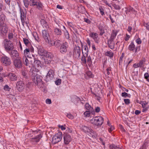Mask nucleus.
I'll list each match as a JSON object with an SVG mask.
<instances>
[{
    "instance_id": "23",
    "label": "nucleus",
    "mask_w": 149,
    "mask_h": 149,
    "mask_svg": "<svg viewBox=\"0 0 149 149\" xmlns=\"http://www.w3.org/2000/svg\"><path fill=\"white\" fill-rule=\"evenodd\" d=\"M88 46L86 45H85L84 46V49L82 50V52L83 55L85 56H88Z\"/></svg>"
},
{
    "instance_id": "46",
    "label": "nucleus",
    "mask_w": 149,
    "mask_h": 149,
    "mask_svg": "<svg viewBox=\"0 0 149 149\" xmlns=\"http://www.w3.org/2000/svg\"><path fill=\"white\" fill-rule=\"evenodd\" d=\"M24 5L26 8H28L29 5V2L28 0H23Z\"/></svg>"
},
{
    "instance_id": "45",
    "label": "nucleus",
    "mask_w": 149,
    "mask_h": 149,
    "mask_svg": "<svg viewBox=\"0 0 149 149\" xmlns=\"http://www.w3.org/2000/svg\"><path fill=\"white\" fill-rule=\"evenodd\" d=\"M93 112V111H86L84 113V116L86 117H89L91 113Z\"/></svg>"
},
{
    "instance_id": "32",
    "label": "nucleus",
    "mask_w": 149,
    "mask_h": 149,
    "mask_svg": "<svg viewBox=\"0 0 149 149\" xmlns=\"http://www.w3.org/2000/svg\"><path fill=\"white\" fill-rule=\"evenodd\" d=\"M85 108L88 111H93V108L91 107L88 103H86V104L85 105Z\"/></svg>"
},
{
    "instance_id": "60",
    "label": "nucleus",
    "mask_w": 149,
    "mask_h": 149,
    "mask_svg": "<svg viewBox=\"0 0 149 149\" xmlns=\"http://www.w3.org/2000/svg\"><path fill=\"white\" fill-rule=\"evenodd\" d=\"M143 25L146 28V29L147 30L149 29V25L148 23H144L143 24Z\"/></svg>"
},
{
    "instance_id": "64",
    "label": "nucleus",
    "mask_w": 149,
    "mask_h": 149,
    "mask_svg": "<svg viewBox=\"0 0 149 149\" xmlns=\"http://www.w3.org/2000/svg\"><path fill=\"white\" fill-rule=\"evenodd\" d=\"M58 127L61 128L62 130H65V127L64 126L59 125Z\"/></svg>"
},
{
    "instance_id": "29",
    "label": "nucleus",
    "mask_w": 149,
    "mask_h": 149,
    "mask_svg": "<svg viewBox=\"0 0 149 149\" xmlns=\"http://www.w3.org/2000/svg\"><path fill=\"white\" fill-rule=\"evenodd\" d=\"M27 57L29 60L30 66H32L33 65L34 61H35L34 58L33 57H29V56H28Z\"/></svg>"
},
{
    "instance_id": "61",
    "label": "nucleus",
    "mask_w": 149,
    "mask_h": 149,
    "mask_svg": "<svg viewBox=\"0 0 149 149\" xmlns=\"http://www.w3.org/2000/svg\"><path fill=\"white\" fill-rule=\"evenodd\" d=\"M94 41L97 43H98L100 42V38H93Z\"/></svg>"
},
{
    "instance_id": "41",
    "label": "nucleus",
    "mask_w": 149,
    "mask_h": 149,
    "mask_svg": "<svg viewBox=\"0 0 149 149\" xmlns=\"http://www.w3.org/2000/svg\"><path fill=\"white\" fill-rule=\"evenodd\" d=\"M55 34L57 35H60L61 34L62 32L60 29L58 28H56L54 29Z\"/></svg>"
},
{
    "instance_id": "56",
    "label": "nucleus",
    "mask_w": 149,
    "mask_h": 149,
    "mask_svg": "<svg viewBox=\"0 0 149 149\" xmlns=\"http://www.w3.org/2000/svg\"><path fill=\"white\" fill-rule=\"evenodd\" d=\"M100 111V108L99 107H95V111L96 113H99Z\"/></svg>"
},
{
    "instance_id": "13",
    "label": "nucleus",
    "mask_w": 149,
    "mask_h": 149,
    "mask_svg": "<svg viewBox=\"0 0 149 149\" xmlns=\"http://www.w3.org/2000/svg\"><path fill=\"white\" fill-rule=\"evenodd\" d=\"M65 144H68L72 141V138L70 135L67 133H64L63 134Z\"/></svg>"
},
{
    "instance_id": "34",
    "label": "nucleus",
    "mask_w": 149,
    "mask_h": 149,
    "mask_svg": "<svg viewBox=\"0 0 149 149\" xmlns=\"http://www.w3.org/2000/svg\"><path fill=\"white\" fill-rule=\"evenodd\" d=\"M105 55L111 58H112L114 55V53L110 51H107L105 53Z\"/></svg>"
},
{
    "instance_id": "16",
    "label": "nucleus",
    "mask_w": 149,
    "mask_h": 149,
    "mask_svg": "<svg viewBox=\"0 0 149 149\" xmlns=\"http://www.w3.org/2000/svg\"><path fill=\"white\" fill-rule=\"evenodd\" d=\"M8 76L11 81H15L17 80V76L15 73H9L8 74Z\"/></svg>"
},
{
    "instance_id": "58",
    "label": "nucleus",
    "mask_w": 149,
    "mask_h": 149,
    "mask_svg": "<svg viewBox=\"0 0 149 149\" xmlns=\"http://www.w3.org/2000/svg\"><path fill=\"white\" fill-rule=\"evenodd\" d=\"M136 42L138 44H141L142 41L140 39V38H138L136 40Z\"/></svg>"
},
{
    "instance_id": "30",
    "label": "nucleus",
    "mask_w": 149,
    "mask_h": 149,
    "mask_svg": "<svg viewBox=\"0 0 149 149\" xmlns=\"http://www.w3.org/2000/svg\"><path fill=\"white\" fill-rule=\"evenodd\" d=\"M42 34L43 37H48L50 36L48 31L45 29L42 31Z\"/></svg>"
},
{
    "instance_id": "8",
    "label": "nucleus",
    "mask_w": 149,
    "mask_h": 149,
    "mask_svg": "<svg viewBox=\"0 0 149 149\" xmlns=\"http://www.w3.org/2000/svg\"><path fill=\"white\" fill-rule=\"evenodd\" d=\"M25 84L22 81L20 80L16 84V88L17 90L20 92L22 91L24 88Z\"/></svg>"
},
{
    "instance_id": "35",
    "label": "nucleus",
    "mask_w": 149,
    "mask_h": 149,
    "mask_svg": "<svg viewBox=\"0 0 149 149\" xmlns=\"http://www.w3.org/2000/svg\"><path fill=\"white\" fill-rule=\"evenodd\" d=\"M149 145V143L147 141H145L143 145L139 149H146Z\"/></svg>"
},
{
    "instance_id": "14",
    "label": "nucleus",
    "mask_w": 149,
    "mask_h": 149,
    "mask_svg": "<svg viewBox=\"0 0 149 149\" xmlns=\"http://www.w3.org/2000/svg\"><path fill=\"white\" fill-rule=\"evenodd\" d=\"M20 12L21 19L23 25H24V24H25L27 25V22L25 21L26 19V14L23 12V10L22 9H20Z\"/></svg>"
},
{
    "instance_id": "25",
    "label": "nucleus",
    "mask_w": 149,
    "mask_h": 149,
    "mask_svg": "<svg viewBox=\"0 0 149 149\" xmlns=\"http://www.w3.org/2000/svg\"><path fill=\"white\" fill-rule=\"evenodd\" d=\"M72 101L75 104L78 103L79 101H80V99L77 96L73 97L71 99Z\"/></svg>"
},
{
    "instance_id": "31",
    "label": "nucleus",
    "mask_w": 149,
    "mask_h": 149,
    "mask_svg": "<svg viewBox=\"0 0 149 149\" xmlns=\"http://www.w3.org/2000/svg\"><path fill=\"white\" fill-rule=\"evenodd\" d=\"M89 133L93 138H95L97 137V134L96 132L93 130L92 129L90 130Z\"/></svg>"
},
{
    "instance_id": "3",
    "label": "nucleus",
    "mask_w": 149,
    "mask_h": 149,
    "mask_svg": "<svg viewBox=\"0 0 149 149\" xmlns=\"http://www.w3.org/2000/svg\"><path fill=\"white\" fill-rule=\"evenodd\" d=\"M29 5L31 6H36L37 8L39 10H42L43 6L40 1L37 0H30L29 2Z\"/></svg>"
},
{
    "instance_id": "40",
    "label": "nucleus",
    "mask_w": 149,
    "mask_h": 149,
    "mask_svg": "<svg viewBox=\"0 0 149 149\" xmlns=\"http://www.w3.org/2000/svg\"><path fill=\"white\" fill-rule=\"evenodd\" d=\"M118 31L117 30H113L112 33L111 34V37H115L116 36V35L118 33Z\"/></svg>"
},
{
    "instance_id": "63",
    "label": "nucleus",
    "mask_w": 149,
    "mask_h": 149,
    "mask_svg": "<svg viewBox=\"0 0 149 149\" xmlns=\"http://www.w3.org/2000/svg\"><path fill=\"white\" fill-rule=\"evenodd\" d=\"M39 77H38V76L36 77V81L38 83V82H40L42 80L41 79L39 78Z\"/></svg>"
},
{
    "instance_id": "28",
    "label": "nucleus",
    "mask_w": 149,
    "mask_h": 149,
    "mask_svg": "<svg viewBox=\"0 0 149 149\" xmlns=\"http://www.w3.org/2000/svg\"><path fill=\"white\" fill-rule=\"evenodd\" d=\"M110 149H122L121 147L118 145H115L114 144H112L109 146Z\"/></svg>"
},
{
    "instance_id": "49",
    "label": "nucleus",
    "mask_w": 149,
    "mask_h": 149,
    "mask_svg": "<svg viewBox=\"0 0 149 149\" xmlns=\"http://www.w3.org/2000/svg\"><path fill=\"white\" fill-rule=\"evenodd\" d=\"M144 76L145 78L149 82V74L147 72L145 73L144 74Z\"/></svg>"
},
{
    "instance_id": "7",
    "label": "nucleus",
    "mask_w": 149,
    "mask_h": 149,
    "mask_svg": "<svg viewBox=\"0 0 149 149\" xmlns=\"http://www.w3.org/2000/svg\"><path fill=\"white\" fill-rule=\"evenodd\" d=\"M69 47L68 44L66 42L62 43L60 48V52L62 54H65L67 51Z\"/></svg>"
},
{
    "instance_id": "52",
    "label": "nucleus",
    "mask_w": 149,
    "mask_h": 149,
    "mask_svg": "<svg viewBox=\"0 0 149 149\" xmlns=\"http://www.w3.org/2000/svg\"><path fill=\"white\" fill-rule=\"evenodd\" d=\"M99 10L100 11V13L102 15H104V10L102 7L101 6L99 7Z\"/></svg>"
},
{
    "instance_id": "54",
    "label": "nucleus",
    "mask_w": 149,
    "mask_h": 149,
    "mask_svg": "<svg viewBox=\"0 0 149 149\" xmlns=\"http://www.w3.org/2000/svg\"><path fill=\"white\" fill-rule=\"evenodd\" d=\"M124 101L125 104H129L130 103V99H124Z\"/></svg>"
},
{
    "instance_id": "44",
    "label": "nucleus",
    "mask_w": 149,
    "mask_h": 149,
    "mask_svg": "<svg viewBox=\"0 0 149 149\" xmlns=\"http://www.w3.org/2000/svg\"><path fill=\"white\" fill-rule=\"evenodd\" d=\"M121 95L123 97H130V94L127 93L125 92L122 93Z\"/></svg>"
},
{
    "instance_id": "12",
    "label": "nucleus",
    "mask_w": 149,
    "mask_h": 149,
    "mask_svg": "<svg viewBox=\"0 0 149 149\" xmlns=\"http://www.w3.org/2000/svg\"><path fill=\"white\" fill-rule=\"evenodd\" d=\"M0 30V35L2 37H5L6 36L8 32V28L5 24L3 25L1 28Z\"/></svg>"
},
{
    "instance_id": "21",
    "label": "nucleus",
    "mask_w": 149,
    "mask_h": 149,
    "mask_svg": "<svg viewBox=\"0 0 149 149\" xmlns=\"http://www.w3.org/2000/svg\"><path fill=\"white\" fill-rule=\"evenodd\" d=\"M38 52L39 55L44 56L47 52L42 47H39L38 48Z\"/></svg>"
},
{
    "instance_id": "19",
    "label": "nucleus",
    "mask_w": 149,
    "mask_h": 149,
    "mask_svg": "<svg viewBox=\"0 0 149 149\" xmlns=\"http://www.w3.org/2000/svg\"><path fill=\"white\" fill-rule=\"evenodd\" d=\"M42 137L41 134H40L36 136V137L31 138L30 141L32 142H35L37 143L40 141Z\"/></svg>"
},
{
    "instance_id": "4",
    "label": "nucleus",
    "mask_w": 149,
    "mask_h": 149,
    "mask_svg": "<svg viewBox=\"0 0 149 149\" xmlns=\"http://www.w3.org/2000/svg\"><path fill=\"white\" fill-rule=\"evenodd\" d=\"M4 47L5 49L7 51L12 50L14 48L13 45L9 40L5 39L4 41Z\"/></svg>"
},
{
    "instance_id": "53",
    "label": "nucleus",
    "mask_w": 149,
    "mask_h": 149,
    "mask_svg": "<svg viewBox=\"0 0 149 149\" xmlns=\"http://www.w3.org/2000/svg\"><path fill=\"white\" fill-rule=\"evenodd\" d=\"M4 89L6 91H9L10 89V88L9 87L8 85H6L4 87Z\"/></svg>"
},
{
    "instance_id": "62",
    "label": "nucleus",
    "mask_w": 149,
    "mask_h": 149,
    "mask_svg": "<svg viewBox=\"0 0 149 149\" xmlns=\"http://www.w3.org/2000/svg\"><path fill=\"white\" fill-rule=\"evenodd\" d=\"M86 74L89 77H92V73L91 72L88 71L86 72Z\"/></svg>"
},
{
    "instance_id": "50",
    "label": "nucleus",
    "mask_w": 149,
    "mask_h": 149,
    "mask_svg": "<svg viewBox=\"0 0 149 149\" xmlns=\"http://www.w3.org/2000/svg\"><path fill=\"white\" fill-rule=\"evenodd\" d=\"M90 36L91 37H97V34L96 33H91L90 34Z\"/></svg>"
},
{
    "instance_id": "27",
    "label": "nucleus",
    "mask_w": 149,
    "mask_h": 149,
    "mask_svg": "<svg viewBox=\"0 0 149 149\" xmlns=\"http://www.w3.org/2000/svg\"><path fill=\"white\" fill-rule=\"evenodd\" d=\"M146 61V60L145 58H144L142 60H140L138 63L139 67L143 68L144 66L145 62Z\"/></svg>"
},
{
    "instance_id": "47",
    "label": "nucleus",
    "mask_w": 149,
    "mask_h": 149,
    "mask_svg": "<svg viewBox=\"0 0 149 149\" xmlns=\"http://www.w3.org/2000/svg\"><path fill=\"white\" fill-rule=\"evenodd\" d=\"M113 6L116 10H120L121 9L120 6L119 5L115 3L113 4Z\"/></svg>"
},
{
    "instance_id": "11",
    "label": "nucleus",
    "mask_w": 149,
    "mask_h": 149,
    "mask_svg": "<svg viewBox=\"0 0 149 149\" xmlns=\"http://www.w3.org/2000/svg\"><path fill=\"white\" fill-rule=\"evenodd\" d=\"M14 66L18 69L21 68L22 65V63L21 60L19 58L15 59L13 62Z\"/></svg>"
},
{
    "instance_id": "55",
    "label": "nucleus",
    "mask_w": 149,
    "mask_h": 149,
    "mask_svg": "<svg viewBox=\"0 0 149 149\" xmlns=\"http://www.w3.org/2000/svg\"><path fill=\"white\" fill-rule=\"evenodd\" d=\"M40 23L43 26L44 25V26H45L46 25V22L44 19H41L40 20Z\"/></svg>"
},
{
    "instance_id": "20",
    "label": "nucleus",
    "mask_w": 149,
    "mask_h": 149,
    "mask_svg": "<svg viewBox=\"0 0 149 149\" xmlns=\"http://www.w3.org/2000/svg\"><path fill=\"white\" fill-rule=\"evenodd\" d=\"M81 129L84 132L87 133H89L90 130L91 129V127L85 125H82L81 127Z\"/></svg>"
},
{
    "instance_id": "5",
    "label": "nucleus",
    "mask_w": 149,
    "mask_h": 149,
    "mask_svg": "<svg viewBox=\"0 0 149 149\" xmlns=\"http://www.w3.org/2000/svg\"><path fill=\"white\" fill-rule=\"evenodd\" d=\"M62 134L61 132H58L55 134L52 139V143L55 144L60 141L62 139Z\"/></svg>"
},
{
    "instance_id": "22",
    "label": "nucleus",
    "mask_w": 149,
    "mask_h": 149,
    "mask_svg": "<svg viewBox=\"0 0 149 149\" xmlns=\"http://www.w3.org/2000/svg\"><path fill=\"white\" fill-rule=\"evenodd\" d=\"M22 61L25 65L30 67L27 57L26 56H24L22 58Z\"/></svg>"
},
{
    "instance_id": "24",
    "label": "nucleus",
    "mask_w": 149,
    "mask_h": 149,
    "mask_svg": "<svg viewBox=\"0 0 149 149\" xmlns=\"http://www.w3.org/2000/svg\"><path fill=\"white\" fill-rule=\"evenodd\" d=\"M33 65L34 67H36L37 68L41 67V63L40 61L38 60H36L34 61Z\"/></svg>"
},
{
    "instance_id": "42",
    "label": "nucleus",
    "mask_w": 149,
    "mask_h": 149,
    "mask_svg": "<svg viewBox=\"0 0 149 149\" xmlns=\"http://www.w3.org/2000/svg\"><path fill=\"white\" fill-rule=\"evenodd\" d=\"M30 51L29 50V48H26L24 50V54L25 56H27V57L28 55L30 54Z\"/></svg>"
},
{
    "instance_id": "9",
    "label": "nucleus",
    "mask_w": 149,
    "mask_h": 149,
    "mask_svg": "<svg viewBox=\"0 0 149 149\" xmlns=\"http://www.w3.org/2000/svg\"><path fill=\"white\" fill-rule=\"evenodd\" d=\"M54 75V71L50 70L47 73L45 80L46 81H49L53 79Z\"/></svg>"
},
{
    "instance_id": "59",
    "label": "nucleus",
    "mask_w": 149,
    "mask_h": 149,
    "mask_svg": "<svg viewBox=\"0 0 149 149\" xmlns=\"http://www.w3.org/2000/svg\"><path fill=\"white\" fill-rule=\"evenodd\" d=\"M149 106H146V107H145V108H143L142 112H145L147 111V110H148V109H149Z\"/></svg>"
},
{
    "instance_id": "26",
    "label": "nucleus",
    "mask_w": 149,
    "mask_h": 149,
    "mask_svg": "<svg viewBox=\"0 0 149 149\" xmlns=\"http://www.w3.org/2000/svg\"><path fill=\"white\" fill-rule=\"evenodd\" d=\"M10 55L11 57H17L18 56V53L16 50H14L11 51Z\"/></svg>"
},
{
    "instance_id": "37",
    "label": "nucleus",
    "mask_w": 149,
    "mask_h": 149,
    "mask_svg": "<svg viewBox=\"0 0 149 149\" xmlns=\"http://www.w3.org/2000/svg\"><path fill=\"white\" fill-rule=\"evenodd\" d=\"M22 74L23 76V78L25 79H28V76L27 75V72L26 70L22 71Z\"/></svg>"
},
{
    "instance_id": "6",
    "label": "nucleus",
    "mask_w": 149,
    "mask_h": 149,
    "mask_svg": "<svg viewBox=\"0 0 149 149\" xmlns=\"http://www.w3.org/2000/svg\"><path fill=\"white\" fill-rule=\"evenodd\" d=\"M73 56L76 58H79L80 55L81 49L80 47L76 46L73 50Z\"/></svg>"
},
{
    "instance_id": "38",
    "label": "nucleus",
    "mask_w": 149,
    "mask_h": 149,
    "mask_svg": "<svg viewBox=\"0 0 149 149\" xmlns=\"http://www.w3.org/2000/svg\"><path fill=\"white\" fill-rule=\"evenodd\" d=\"M135 49V45H134V42H131L130 45L129 46L128 49L130 51H133Z\"/></svg>"
},
{
    "instance_id": "1",
    "label": "nucleus",
    "mask_w": 149,
    "mask_h": 149,
    "mask_svg": "<svg viewBox=\"0 0 149 149\" xmlns=\"http://www.w3.org/2000/svg\"><path fill=\"white\" fill-rule=\"evenodd\" d=\"M103 118L101 116H96L93 118L91 120L92 123L97 126H101L103 124Z\"/></svg>"
},
{
    "instance_id": "2",
    "label": "nucleus",
    "mask_w": 149,
    "mask_h": 149,
    "mask_svg": "<svg viewBox=\"0 0 149 149\" xmlns=\"http://www.w3.org/2000/svg\"><path fill=\"white\" fill-rule=\"evenodd\" d=\"M45 40L47 42L54 45L56 47H58L61 45V41L59 40L55 39L54 40L51 39V38H45Z\"/></svg>"
},
{
    "instance_id": "10",
    "label": "nucleus",
    "mask_w": 149,
    "mask_h": 149,
    "mask_svg": "<svg viewBox=\"0 0 149 149\" xmlns=\"http://www.w3.org/2000/svg\"><path fill=\"white\" fill-rule=\"evenodd\" d=\"M38 72V70L33 66L31 68L29 71V74L31 76L33 77L34 79H35L36 77L37 76V72Z\"/></svg>"
},
{
    "instance_id": "36",
    "label": "nucleus",
    "mask_w": 149,
    "mask_h": 149,
    "mask_svg": "<svg viewBox=\"0 0 149 149\" xmlns=\"http://www.w3.org/2000/svg\"><path fill=\"white\" fill-rule=\"evenodd\" d=\"M45 57L48 58V59L52 60V58L53 57V56L52 54L49 52H47L46 53L44 56Z\"/></svg>"
},
{
    "instance_id": "39",
    "label": "nucleus",
    "mask_w": 149,
    "mask_h": 149,
    "mask_svg": "<svg viewBox=\"0 0 149 149\" xmlns=\"http://www.w3.org/2000/svg\"><path fill=\"white\" fill-rule=\"evenodd\" d=\"M23 41L24 43L26 46H27L28 45H31V42L26 38H23Z\"/></svg>"
},
{
    "instance_id": "17",
    "label": "nucleus",
    "mask_w": 149,
    "mask_h": 149,
    "mask_svg": "<svg viewBox=\"0 0 149 149\" xmlns=\"http://www.w3.org/2000/svg\"><path fill=\"white\" fill-rule=\"evenodd\" d=\"M114 38H110L108 40V45L109 47L111 49H113L114 48L115 43L113 41Z\"/></svg>"
},
{
    "instance_id": "57",
    "label": "nucleus",
    "mask_w": 149,
    "mask_h": 149,
    "mask_svg": "<svg viewBox=\"0 0 149 149\" xmlns=\"http://www.w3.org/2000/svg\"><path fill=\"white\" fill-rule=\"evenodd\" d=\"M66 116L68 118L70 119H72L74 118V116L70 113L68 114Z\"/></svg>"
},
{
    "instance_id": "43",
    "label": "nucleus",
    "mask_w": 149,
    "mask_h": 149,
    "mask_svg": "<svg viewBox=\"0 0 149 149\" xmlns=\"http://www.w3.org/2000/svg\"><path fill=\"white\" fill-rule=\"evenodd\" d=\"M87 56H84L83 55L82 57L81 58V61L82 63L84 64H86V58Z\"/></svg>"
},
{
    "instance_id": "33",
    "label": "nucleus",
    "mask_w": 149,
    "mask_h": 149,
    "mask_svg": "<svg viewBox=\"0 0 149 149\" xmlns=\"http://www.w3.org/2000/svg\"><path fill=\"white\" fill-rule=\"evenodd\" d=\"M87 62L89 66H90L92 64V61L91 57L90 56H88L87 57L86 62Z\"/></svg>"
},
{
    "instance_id": "51",
    "label": "nucleus",
    "mask_w": 149,
    "mask_h": 149,
    "mask_svg": "<svg viewBox=\"0 0 149 149\" xmlns=\"http://www.w3.org/2000/svg\"><path fill=\"white\" fill-rule=\"evenodd\" d=\"M61 79H58L55 81V83L56 85H58L61 84Z\"/></svg>"
},
{
    "instance_id": "48",
    "label": "nucleus",
    "mask_w": 149,
    "mask_h": 149,
    "mask_svg": "<svg viewBox=\"0 0 149 149\" xmlns=\"http://www.w3.org/2000/svg\"><path fill=\"white\" fill-rule=\"evenodd\" d=\"M44 60L45 63L47 64L50 63L52 61L51 60L49 59H48L45 57L44 58Z\"/></svg>"
},
{
    "instance_id": "15",
    "label": "nucleus",
    "mask_w": 149,
    "mask_h": 149,
    "mask_svg": "<svg viewBox=\"0 0 149 149\" xmlns=\"http://www.w3.org/2000/svg\"><path fill=\"white\" fill-rule=\"evenodd\" d=\"M1 61L2 63L5 64L6 65H10L11 63L10 59L6 56L2 57L1 58Z\"/></svg>"
},
{
    "instance_id": "18",
    "label": "nucleus",
    "mask_w": 149,
    "mask_h": 149,
    "mask_svg": "<svg viewBox=\"0 0 149 149\" xmlns=\"http://www.w3.org/2000/svg\"><path fill=\"white\" fill-rule=\"evenodd\" d=\"M6 22V16L4 14H1L0 15V28Z\"/></svg>"
}]
</instances>
